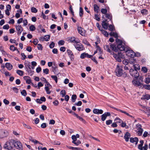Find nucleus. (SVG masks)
Here are the masks:
<instances>
[{
	"label": "nucleus",
	"mask_w": 150,
	"mask_h": 150,
	"mask_svg": "<svg viewBox=\"0 0 150 150\" xmlns=\"http://www.w3.org/2000/svg\"><path fill=\"white\" fill-rule=\"evenodd\" d=\"M50 36L49 35H45L43 39L46 41H48L50 39Z\"/></svg>",
	"instance_id": "nucleus-37"
},
{
	"label": "nucleus",
	"mask_w": 150,
	"mask_h": 150,
	"mask_svg": "<svg viewBox=\"0 0 150 150\" xmlns=\"http://www.w3.org/2000/svg\"><path fill=\"white\" fill-rule=\"evenodd\" d=\"M105 17L112 22V16L111 14L107 13L105 15Z\"/></svg>",
	"instance_id": "nucleus-19"
},
{
	"label": "nucleus",
	"mask_w": 150,
	"mask_h": 150,
	"mask_svg": "<svg viewBox=\"0 0 150 150\" xmlns=\"http://www.w3.org/2000/svg\"><path fill=\"white\" fill-rule=\"evenodd\" d=\"M21 93L22 95L24 96H26L27 94L26 91L24 89L21 92Z\"/></svg>",
	"instance_id": "nucleus-42"
},
{
	"label": "nucleus",
	"mask_w": 150,
	"mask_h": 150,
	"mask_svg": "<svg viewBox=\"0 0 150 150\" xmlns=\"http://www.w3.org/2000/svg\"><path fill=\"white\" fill-rule=\"evenodd\" d=\"M5 67L7 69L10 70L13 68L12 65L9 63H6L5 64Z\"/></svg>",
	"instance_id": "nucleus-18"
},
{
	"label": "nucleus",
	"mask_w": 150,
	"mask_h": 150,
	"mask_svg": "<svg viewBox=\"0 0 150 150\" xmlns=\"http://www.w3.org/2000/svg\"><path fill=\"white\" fill-rule=\"evenodd\" d=\"M142 98L144 99L148 100L150 99V95L146 94L145 96H144Z\"/></svg>",
	"instance_id": "nucleus-31"
},
{
	"label": "nucleus",
	"mask_w": 150,
	"mask_h": 150,
	"mask_svg": "<svg viewBox=\"0 0 150 150\" xmlns=\"http://www.w3.org/2000/svg\"><path fill=\"white\" fill-rule=\"evenodd\" d=\"M16 48L13 45H11L10 46V49L13 51L16 50Z\"/></svg>",
	"instance_id": "nucleus-57"
},
{
	"label": "nucleus",
	"mask_w": 150,
	"mask_h": 150,
	"mask_svg": "<svg viewBox=\"0 0 150 150\" xmlns=\"http://www.w3.org/2000/svg\"><path fill=\"white\" fill-rule=\"evenodd\" d=\"M133 84L136 86L140 87L143 85L138 80L136 79L133 80L132 81Z\"/></svg>",
	"instance_id": "nucleus-12"
},
{
	"label": "nucleus",
	"mask_w": 150,
	"mask_h": 150,
	"mask_svg": "<svg viewBox=\"0 0 150 150\" xmlns=\"http://www.w3.org/2000/svg\"><path fill=\"white\" fill-rule=\"evenodd\" d=\"M30 63L28 62L27 61L25 63V65L26 67V69H27V67L29 69H31L30 66Z\"/></svg>",
	"instance_id": "nucleus-29"
},
{
	"label": "nucleus",
	"mask_w": 150,
	"mask_h": 150,
	"mask_svg": "<svg viewBox=\"0 0 150 150\" xmlns=\"http://www.w3.org/2000/svg\"><path fill=\"white\" fill-rule=\"evenodd\" d=\"M45 89L46 91L47 94H49L50 93L51 91H49V89L48 86H45Z\"/></svg>",
	"instance_id": "nucleus-46"
},
{
	"label": "nucleus",
	"mask_w": 150,
	"mask_h": 150,
	"mask_svg": "<svg viewBox=\"0 0 150 150\" xmlns=\"http://www.w3.org/2000/svg\"><path fill=\"white\" fill-rule=\"evenodd\" d=\"M9 28V26L8 24H6L5 25H4L3 28L4 29H8Z\"/></svg>",
	"instance_id": "nucleus-64"
},
{
	"label": "nucleus",
	"mask_w": 150,
	"mask_h": 150,
	"mask_svg": "<svg viewBox=\"0 0 150 150\" xmlns=\"http://www.w3.org/2000/svg\"><path fill=\"white\" fill-rule=\"evenodd\" d=\"M133 67L134 68V70L137 71L140 69V66L138 64H134L133 65Z\"/></svg>",
	"instance_id": "nucleus-26"
},
{
	"label": "nucleus",
	"mask_w": 150,
	"mask_h": 150,
	"mask_svg": "<svg viewBox=\"0 0 150 150\" xmlns=\"http://www.w3.org/2000/svg\"><path fill=\"white\" fill-rule=\"evenodd\" d=\"M93 8L94 11L97 13L99 11V8L98 6L97 5L95 4L93 5Z\"/></svg>",
	"instance_id": "nucleus-27"
},
{
	"label": "nucleus",
	"mask_w": 150,
	"mask_h": 150,
	"mask_svg": "<svg viewBox=\"0 0 150 150\" xmlns=\"http://www.w3.org/2000/svg\"><path fill=\"white\" fill-rule=\"evenodd\" d=\"M115 121H116V122H118V123H121V122H122L123 121L120 119V118H119L117 117H116L115 120Z\"/></svg>",
	"instance_id": "nucleus-54"
},
{
	"label": "nucleus",
	"mask_w": 150,
	"mask_h": 150,
	"mask_svg": "<svg viewBox=\"0 0 150 150\" xmlns=\"http://www.w3.org/2000/svg\"><path fill=\"white\" fill-rule=\"evenodd\" d=\"M32 142H33L34 143H35V144H36L38 143H39V144H42L41 143H40V142L36 140H35L34 139H33L32 137H31L29 139Z\"/></svg>",
	"instance_id": "nucleus-24"
},
{
	"label": "nucleus",
	"mask_w": 150,
	"mask_h": 150,
	"mask_svg": "<svg viewBox=\"0 0 150 150\" xmlns=\"http://www.w3.org/2000/svg\"><path fill=\"white\" fill-rule=\"evenodd\" d=\"M112 122V121L111 120H109L106 121V123L107 125H109L111 124Z\"/></svg>",
	"instance_id": "nucleus-61"
},
{
	"label": "nucleus",
	"mask_w": 150,
	"mask_h": 150,
	"mask_svg": "<svg viewBox=\"0 0 150 150\" xmlns=\"http://www.w3.org/2000/svg\"><path fill=\"white\" fill-rule=\"evenodd\" d=\"M123 71L122 68L119 65H117L115 71L116 75L118 77L121 76L123 74Z\"/></svg>",
	"instance_id": "nucleus-4"
},
{
	"label": "nucleus",
	"mask_w": 150,
	"mask_h": 150,
	"mask_svg": "<svg viewBox=\"0 0 150 150\" xmlns=\"http://www.w3.org/2000/svg\"><path fill=\"white\" fill-rule=\"evenodd\" d=\"M38 40L37 39H34L33 40V41L32 42L35 45H36L38 42Z\"/></svg>",
	"instance_id": "nucleus-60"
},
{
	"label": "nucleus",
	"mask_w": 150,
	"mask_h": 150,
	"mask_svg": "<svg viewBox=\"0 0 150 150\" xmlns=\"http://www.w3.org/2000/svg\"><path fill=\"white\" fill-rule=\"evenodd\" d=\"M14 146L17 149L19 150H22L23 149L22 145L21 143L19 141H16L14 143Z\"/></svg>",
	"instance_id": "nucleus-9"
},
{
	"label": "nucleus",
	"mask_w": 150,
	"mask_h": 150,
	"mask_svg": "<svg viewBox=\"0 0 150 150\" xmlns=\"http://www.w3.org/2000/svg\"><path fill=\"white\" fill-rule=\"evenodd\" d=\"M108 27L109 28V29L110 30L112 31L114 29V27L113 26L111 25H108Z\"/></svg>",
	"instance_id": "nucleus-51"
},
{
	"label": "nucleus",
	"mask_w": 150,
	"mask_h": 150,
	"mask_svg": "<svg viewBox=\"0 0 150 150\" xmlns=\"http://www.w3.org/2000/svg\"><path fill=\"white\" fill-rule=\"evenodd\" d=\"M15 142V140L14 139L9 140L7 142L4 144V147L5 149L8 150H11L14 146V143Z\"/></svg>",
	"instance_id": "nucleus-2"
},
{
	"label": "nucleus",
	"mask_w": 150,
	"mask_h": 150,
	"mask_svg": "<svg viewBox=\"0 0 150 150\" xmlns=\"http://www.w3.org/2000/svg\"><path fill=\"white\" fill-rule=\"evenodd\" d=\"M110 35L111 36H114L115 38H117H117H118V34H117L115 32H111L110 33Z\"/></svg>",
	"instance_id": "nucleus-25"
},
{
	"label": "nucleus",
	"mask_w": 150,
	"mask_h": 150,
	"mask_svg": "<svg viewBox=\"0 0 150 150\" xmlns=\"http://www.w3.org/2000/svg\"><path fill=\"white\" fill-rule=\"evenodd\" d=\"M72 139L73 140V141L72 142V143H74V142H75L76 140V137L75 135H73L71 137Z\"/></svg>",
	"instance_id": "nucleus-52"
},
{
	"label": "nucleus",
	"mask_w": 150,
	"mask_h": 150,
	"mask_svg": "<svg viewBox=\"0 0 150 150\" xmlns=\"http://www.w3.org/2000/svg\"><path fill=\"white\" fill-rule=\"evenodd\" d=\"M101 31L103 35H105V36H106V37H107L108 36V33L106 31L103 29L102 28H101Z\"/></svg>",
	"instance_id": "nucleus-28"
},
{
	"label": "nucleus",
	"mask_w": 150,
	"mask_h": 150,
	"mask_svg": "<svg viewBox=\"0 0 150 150\" xmlns=\"http://www.w3.org/2000/svg\"><path fill=\"white\" fill-rule=\"evenodd\" d=\"M110 115V113L109 112H106L101 115V119L102 121H104L106 119L107 117Z\"/></svg>",
	"instance_id": "nucleus-13"
},
{
	"label": "nucleus",
	"mask_w": 150,
	"mask_h": 150,
	"mask_svg": "<svg viewBox=\"0 0 150 150\" xmlns=\"http://www.w3.org/2000/svg\"><path fill=\"white\" fill-rule=\"evenodd\" d=\"M74 45L78 51H81L84 49V48L82 45L81 43H79V42H76Z\"/></svg>",
	"instance_id": "nucleus-8"
},
{
	"label": "nucleus",
	"mask_w": 150,
	"mask_h": 150,
	"mask_svg": "<svg viewBox=\"0 0 150 150\" xmlns=\"http://www.w3.org/2000/svg\"><path fill=\"white\" fill-rule=\"evenodd\" d=\"M29 29L30 31H33L35 30L36 28L33 25H32L30 26Z\"/></svg>",
	"instance_id": "nucleus-34"
},
{
	"label": "nucleus",
	"mask_w": 150,
	"mask_h": 150,
	"mask_svg": "<svg viewBox=\"0 0 150 150\" xmlns=\"http://www.w3.org/2000/svg\"><path fill=\"white\" fill-rule=\"evenodd\" d=\"M12 89L16 93H18V89L16 87H13Z\"/></svg>",
	"instance_id": "nucleus-63"
},
{
	"label": "nucleus",
	"mask_w": 150,
	"mask_h": 150,
	"mask_svg": "<svg viewBox=\"0 0 150 150\" xmlns=\"http://www.w3.org/2000/svg\"><path fill=\"white\" fill-rule=\"evenodd\" d=\"M104 50L107 52H109L110 53L112 52V51H111L109 48V46L108 45H105L104 46Z\"/></svg>",
	"instance_id": "nucleus-22"
},
{
	"label": "nucleus",
	"mask_w": 150,
	"mask_h": 150,
	"mask_svg": "<svg viewBox=\"0 0 150 150\" xmlns=\"http://www.w3.org/2000/svg\"><path fill=\"white\" fill-rule=\"evenodd\" d=\"M101 12L102 13L105 14V15L106 14H107V10L105 8H102L101 10Z\"/></svg>",
	"instance_id": "nucleus-39"
},
{
	"label": "nucleus",
	"mask_w": 150,
	"mask_h": 150,
	"mask_svg": "<svg viewBox=\"0 0 150 150\" xmlns=\"http://www.w3.org/2000/svg\"><path fill=\"white\" fill-rule=\"evenodd\" d=\"M31 11L32 12L34 13H36L38 11V10L36 8L33 7H32L31 8Z\"/></svg>",
	"instance_id": "nucleus-41"
},
{
	"label": "nucleus",
	"mask_w": 150,
	"mask_h": 150,
	"mask_svg": "<svg viewBox=\"0 0 150 150\" xmlns=\"http://www.w3.org/2000/svg\"><path fill=\"white\" fill-rule=\"evenodd\" d=\"M37 47L38 50H42V45L40 44H39L37 45Z\"/></svg>",
	"instance_id": "nucleus-53"
},
{
	"label": "nucleus",
	"mask_w": 150,
	"mask_h": 150,
	"mask_svg": "<svg viewBox=\"0 0 150 150\" xmlns=\"http://www.w3.org/2000/svg\"><path fill=\"white\" fill-rule=\"evenodd\" d=\"M125 52L126 55L128 57H133L135 55V54L134 51L128 48H126Z\"/></svg>",
	"instance_id": "nucleus-6"
},
{
	"label": "nucleus",
	"mask_w": 150,
	"mask_h": 150,
	"mask_svg": "<svg viewBox=\"0 0 150 150\" xmlns=\"http://www.w3.org/2000/svg\"><path fill=\"white\" fill-rule=\"evenodd\" d=\"M53 144L54 145H59L60 144V143L59 141L56 140L53 142Z\"/></svg>",
	"instance_id": "nucleus-55"
},
{
	"label": "nucleus",
	"mask_w": 150,
	"mask_h": 150,
	"mask_svg": "<svg viewBox=\"0 0 150 150\" xmlns=\"http://www.w3.org/2000/svg\"><path fill=\"white\" fill-rule=\"evenodd\" d=\"M8 135L7 131L5 130L0 129V139L6 137Z\"/></svg>",
	"instance_id": "nucleus-10"
},
{
	"label": "nucleus",
	"mask_w": 150,
	"mask_h": 150,
	"mask_svg": "<svg viewBox=\"0 0 150 150\" xmlns=\"http://www.w3.org/2000/svg\"><path fill=\"white\" fill-rule=\"evenodd\" d=\"M82 28L81 27H79L77 28V30L78 32L82 36H84L85 35L84 33L82 31Z\"/></svg>",
	"instance_id": "nucleus-21"
},
{
	"label": "nucleus",
	"mask_w": 150,
	"mask_h": 150,
	"mask_svg": "<svg viewBox=\"0 0 150 150\" xmlns=\"http://www.w3.org/2000/svg\"><path fill=\"white\" fill-rule=\"evenodd\" d=\"M93 112L94 113L96 114H102L103 113V111L101 109L99 110L95 108L93 109Z\"/></svg>",
	"instance_id": "nucleus-17"
},
{
	"label": "nucleus",
	"mask_w": 150,
	"mask_h": 150,
	"mask_svg": "<svg viewBox=\"0 0 150 150\" xmlns=\"http://www.w3.org/2000/svg\"><path fill=\"white\" fill-rule=\"evenodd\" d=\"M60 93L62 95V97H64L66 95V93L65 90H62L60 92Z\"/></svg>",
	"instance_id": "nucleus-38"
},
{
	"label": "nucleus",
	"mask_w": 150,
	"mask_h": 150,
	"mask_svg": "<svg viewBox=\"0 0 150 150\" xmlns=\"http://www.w3.org/2000/svg\"><path fill=\"white\" fill-rule=\"evenodd\" d=\"M97 50L98 51V53L99 54H101L103 53V51L99 47H98V48H97Z\"/></svg>",
	"instance_id": "nucleus-50"
},
{
	"label": "nucleus",
	"mask_w": 150,
	"mask_h": 150,
	"mask_svg": "<svg viewBox=\"0 0 150 150\" xmlns=\"http://www.w3.org/2000/svg\"><path fill=\"white\" fill-rule=\"evenodd\" d=\"M130 137V134L128 132H126L124 136V139H125L126 142L129 141V139Z\"/></svg>",
	"instance_id": "nucleus-16"
},
{
	"label": "nucleus",
	"mask_w": 150,
	"mask_h": 150,
	"mask_svg": "<svg viewBox=\"0 0 150 150\" xmlns=\"http://www.w3.org/2000/svg\"><path fill=\"white\" fill-rule=\"evenodd\" d=\"M117 45L109 43L110 46L112 49L115 52L119 50L121 51H125L127 47H125V45L122 42L121 40L116 39V40Z\"/></svg>",
	"instance_id": "nucleus-1"
},
{
	"label": "nucleus",
	"mask_w": 150,
	"mask_h": 150,
	"mask_svg": "<svg viewBox=\"0 0 150 150\" xmlns=\"http://www.w3.org/2000/svg\"><path fill=\"white\" fill-rule=\"evenodd\" d=\"M129 73L132 76L136 79L138 78L139 76V72L136 70H134L132 69H131L129 70Z\"/></svg>",
	"instance_id": "nucleus-7"
},
{
	"label": "nucleus",
	"mask_w": 150,
	"mask_h": 150,
	"mask_svg": "<svg viewBox=\"0 0 150 150\" xmlns=\"http://www.w3.org/2000/svg\"><path fill=\"white\" fill-rule=\"evenodd\" d=\"M122 63L123 64L126 65L128 64L129 63V61L127 59H125L122 61Z\"/></svg>",
	"instance_id": "nucleus-48"
},
{
	"label": "nucleus",
	"mask_w": 150,
	"mask_h": 150,
	"mask_svg": "<svg viewBox=\"0 0 150 150\" xmlns=\"http://www.w3.org/2000/svg\"><path fill=\"white\" fill-rule=\"evenodd\" d=\"M16 73L20 76H22L23 75V71H22L18 70L16 71Z\"/></svg>",
	"instance_id": "nucleus-33"
},
{
	"label": "nucleus",
	"mask_w": 150,
	"mask_h": 150,
	"mask_svg": "<svg viewBox=\"0 0 150 150\" xmlns=\"http://www.w3.org/2000/svg\"><path fill=\"white\" fill-rule=\"evenodd\" d=\"M54 43L53 42H52L50 45L49 47L50 48L52 49L54 47Z\"/></svg>",
	"instance_id": "nucleus-58"
},
{
	"label": "nucleus",
	"mask_w": 150,
	"mask_h": 150,
	"mask_svg": "<svg viewBox=\"0 0 150 150\" xmlns=\"http://www.w3.org/2000/svg\"><path fill=\"white\" fill-rule=\"evenodd\" d=\"M49 71V69L47 68L44 69L43 70V73L46 74H48Z\"/></svg>",
	"instance_id": "nucleus-59"
},
{
	"label": "nucleus",
	"mask_w": 150,
	"mask_h": 150,
	"mask_svg": "<svg viewBox=\"0 0 150 150\" xmlns=\"http://www.w3.org/2000/svg\"><path fill=\"white\" fill-rule=\"evenodd\" d=\"M75 38L74 37H73L69 38L68 40L69 41H70L71 42H75L76 43L77 42H79V41H76L75 40Z\"/></svg>",
	"instance_id": "nucleus-20"
},
{
	"label": "nucleus",
	"mask_w": 150,
	"mask_h": 150,
	"mask_svg": "<svg viewBox=\"0 0 150 150\" xmlns=\"http://www.w3.org/2000/svg\"><path fill=\"white\" fill-rule=\"evenodd\" d=\"M142 126L140 124H138L136 125V128L138 130L142 129Z\"/></svg>",
	"instance_id": "nucleus-44"
},
{
	"label": "nucleus",
	"mask_w": 150,
	"mask_h": 150,
	"mask_svg": "<svg viewBox=\"0 0 150 150\" xmlns=\"http://www.w3.org/2000/svg\"><path fill=\"white\" fill-rule=\"evenodd\" d=\"M139 139L138 138L135 137L134 138L131 137L130 138V142L132 143H135V144L137 145V144Z\"/></svg>",
	"instance_id": "nucleus-15"
},
{
	"label": "nucleus",
	"mask_w": 150,
	"mask_h": 150,
	"mask_svg": "<svg viewBox=\"0 0 150 150\" xmlns=\"http://www.w3.org/2000/svg\"><path fill=\"white\" fill-rule=\"evenodd\" d=\"M144 81L147 84L149 83L150 82V78L149 77L146 78Z\"/></svg>",
	"instance_id": "nucleus-49"
},
{
	"label": "nucleus",
	"mask_w": 150,
	"mask_h": 150,
	"mask_svg": "<svg viewBox=\"0 0 150 150\" xmlns=\"http://www.w3.org/2000/svg\"><path fill=\"white\" fill-rule=\"evenodd\" d=\"M148 145L147 143H145L144 146L142 147L143 148V150H147V149L148 148Z\"/></svg>",
	"instance_id": "nucleus-62"
},
{
	"label": "nucleus",
	"mask_w": 150,
	"mask_h": 150,
	"mask_svg": "<svg viewBox=\"0 0 150 150\" xmlns=\"http://www.w3.org/2000/svg\"><path fill=\"white\" fill-rule=\"evenodd\" d=\"M113 56L117 61L119 62H121L122 59L125 58L124 55L121 52H118L117 54L113 53Z\"/></svg>",
	"instance_id": "nucleus-3"
},
{
	"label": "nucleus",
	"mask_w": 150,
	"mask_h": 150,
	"mask_svg": "<svg viewBox=\"0 0 150 150\" xmlns=\"http://www.w3.org/2000/svg\"><path fill=\"white\" fill-rule=\"evenodd\" d=\"M27 71L28 74L30 76H32L33 74V72L31 71V69H27Z\"/></svg>",
	"instance_id": "nucleus-47"
},
{
	"label": "nucleus",
	"mask_w": 150,
	"mask_h": 150,
	"mask_svg": "<svg viewBox=\"0 0 150 150\" xmlns=\"http://www.w3.org/2000/svg\"><path fill=\"white\" fill-rule=\"evenodd\" d=\"M143 131V129L138 130V131L137 132L138 135L139 136H141L142 134Z\"/></svg>",
	"instance_id": "nucleus-45"
},
{
	"label": "nucleus",
	"mask_w": 150,
	"mask_h": 150,
	"mask_svg": "<svg viewBox=\"0 0 150 150\" xmlns=\"http://www.w3.org/2000/svg\"><path fill=\"white\" fill-rule=\"evenodd\" d=\"M79 16L80 17H82L83 15V10L82 8L80 7L79 8Z\"/></svg>",
	"instance_id": "nucleus-35"
},
{
	"label": "nucleus",
	"mask_w": 150,
	"mask_h": 150,
	"mask_svg": "<svg viewBox=\"0 0 150 150\" xmlns=\"http://www.w3.org/2000/svg\"><path fill=\"white\" fill-rule=\"evenodd\" d=\"M141 13L143 15H146L148 13V11L146 9H143L141 11Z\"/></svg>",
	"instance_id": "nucleus-36"
},
{
	"label": "nucleus",
	"mask_w": 150,
	"mask_h": 150,
	"mask_svg": "<svg viewBox=\"0 0 150 150\" xmlns=\"http://www.w3.org/2000/svg\"><path fill=\"white\" fill-rule=\"evenodd\" d=\"M92 57V56L91 55H89L87 53H86L85 52L82 53L81 54L80 57L81 59H84L86 57H87L89 58H91Z\"/></svg>",
	"instance_id": "nucleus-14"
},
{
	"label": "nucleus",
	"mask_w": 150,
	"mask_h": 150,
	"mask_svg": "<svg viewBox=\"0 0 150 150\" xmlns=\"http://www.w3.org/2000/svg\"><path fill=\"white\" fill-rule=\"evenodd\" d=\"M52 71L54 72V73L57 72L58 70L57 67V66H55V67L52 66Z\"/></svg>",
	"instance_id": "nucleus-32"
},
{
	"label": "nucleus",
	"mask_w": 150,
	"mask_h": 150,
	"mask_svg": "<svg viewBox=\"0 0 150 150\" xmlns=\"http://www.w3.org/2000/svg\"><path fill=\"white\" fill-rule=\"evenodd\" d=\"M142 71L144 73H146L147 72L148 69L146 67H143L142 68Z\"/></svg>",
	"instance_id": "nucleus-43"
},
{
	"label": "nucleus",
	"mask_w": 150,
	"mask_h": 150,
	"mask_svg": "<svg viewBox=\"0 0 150 150\" xmlns=\"http://www.w3.org/2000/svg\"><path fill=\"white\" fill-rule=\"evenodd\" d=\"M16 28L17 31V34L18 35H20L23 30V28L21 25H16Z\"/></svg>",
	"instance_id": "nucleus-11"
},
{
	"label": "nucleus",
	"mask_w": 150,
	"mask_h": 150,
	"mask_svg": "<svg viewBox=\"0 0 150 150\" xmlns=\"http://www.w3.org/2000/svg\"><path fill=\"white\" fill-rule=\"evenodd\" d=\"M82 104V102L81 101H79L77 103H75L74 105L77 106H80Z\"/></svg>",
	"instance_id": "nucleus-56"
},
{
	"label": "nucleus",
	"mask_w": 150,
	"mask_h": 150,
	"mask_svg": "<svg viewBox=\"0 0 150 150\" xmlns=\"http://www.w3.org/2000/svg\"><path fill=\"white\" fill-rule=\"evenodd\" d=\"M129 63L132 64H134L136 62V60L135 59L131 57L129 59Z\"/></svg>",
	"instance_id": "nucleus-23"
},
{
	"label": "nucleus",
	"mask_w": 150,
	"mask_h": 150,
	"mask_svg": "<svg viewBox=\"0 0 150 150\" xmlns=\"http://www.w3.org/2000/svg\"><path fill=\"white\" fill-rule=\"evenodd\" d=\"M102 19L103 20L102 23V27L104 29L107 30L109 25V24L108 23L109 21H108L107 19L105 18L104 16H102Z\"/></svg>",
	"instance_id": "nucleus-5"
},
{
	"label": "nucleus",
	"mask_w": 150,
	"mask_h": 150,
	"mask_svg": "<svg viewBox=\"0 0 150 150\" xmlns=\"http://www.w3.org/2000/svg\"><path fill=\"white\" fill-rule=\"evenodd\" d=\"M51 77L55 81L56 83L57 82L58 79L57 77L56 76L52 75L51 76Z\"/></svg>",
	"instance_id": "nucleus-40"
},
{
	"label": "nucleus",
	"mask_w": 150,
	"mask_h": 150,
	"mask_svg": "<svg viewBox=\"0 0 150 150\" xmlns=\"http://www.w3.org/2000/svg\"><path fill=\"white\" fill-rule=\"evenodd\" d=\"M76 98L77 96L76 95H73L71 96V100L72 102L74 103L75 101Z\"/></svg>",
	"instance_id": "nucleus-30"
}]
</instances>
